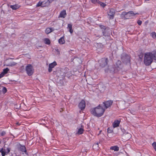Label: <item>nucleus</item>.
Listing matches in <instances>:
<instances>
[{"label": "nucleus", "mask_w": 156, "mask_h": 156, "mask_svg": "<svg viewBox=\"0 0 156 156\" xmlns=\"http://www.w3.org/2000/svg\"><path fill=\"white\" fill-rule=\"evenodd\" d=\"M90 111V113L94 116L100 117L103 115L105 111V109L103 108L100 105H99L96 107L91 108Z\"/></svg>", "instance_id": "obj_1"}, {"label": "nucleus", "mask_w": 156, "mask_h": 156, "mask_svg": "<svg viewBox=\"0 0 156 156\" xmlns=\"http://www.w3.org/2000/svg\"><path fill=\"white\" fill-rule=\"evenodd\" d=\"M152 52H148L144 54V63L146 66L150 65L153 61Z\"/></svg>", "instance_id": "obj_2"}, {"label": "nucleus", "mask_w": 156, "mask_h": 156, "mask_svg": "<svg viewBox=\"0 0 156 156\" xmlns=\"http://www.w3.org/2000/svg\"><path fill=\"white\" fill-rule=\"evenodd\" d=\"M138 13H134L133 11H129L128 12H123L121 14L122 18L128 19L133 18L136 15H139Z\"/></svg>", "instance_id": "obj_3"}, {"label": "nucleus", "mask_w": 156, "mask_h": 156, "mask_svg": "<svg viewBox=\"0 0 156 156\" xmlns=\"http://www.w3.org/2000/svg\"><path fill=\"white\" fill-rule=\"evenodd\" d=\"M130 56L126 54L123 53L121 55V59L122 62L126 64H130Z\"/></svg>", "instance_id": "obj_4"}, {"label": "nucleus", "mask_w": 156, "mask_h": 156, "mask_svg": "<svg viewBox=\"0 0 156 156\" xmlns=\"http://www.w3.org/2000/svg\"><path fill=\"white\" fill-rule=\"evenodd\" d=\"M27 74L28 76H32L34 73V69L33 66L30 64H28L25 68Z\"/></svg>", "instance_id": "obj_5"}, {"label": "nucleus", "mask_w": 156, "mask_h": 156, "mask_svg": "<svg viewBox=\"0 0 156 156\" xmlns=\"http://www.w3.org/2000/svg\"><path fill=\"white\" fill-rule=\"evenodd\" d=\"M108 62V59L107 58H101L100 62V66L102 67H104L106 66Z\"/></svg>", "instance_id": "obj_6"}, {"label": "nucleus", "mask_w": 156, "mask_h": 156, "mask_svg": "<svg viewBox=\"0 0 156 156\" xmlns=\"http://www.w3.org/2000/svg\"><path fill=\"white\" fill-rule=\"evenodd\" d=\"M115 14V10L114 9H111L109 10V12L108 13V18L110 19H112L114 17Z\"/></svg>", "instance_id": "obj_7"}, {"label": "nucleus", "mask_w": 156, "mask_h": 156, "mask_svg": "<svg viewBox=\"0 0 156 156\" xmlns=\"http://www.w3.org/2000/svg\"><path fill=\"white\" fill-rule=\"evenodd\" d=\"M113 101L111 100L105 101L103 102L105 109L109 108L112 105Z\"/></svg>", "instance_id": "obj_8"}, {"label": "nucleus", "mask_w": 156, "mask_h": 156, "mask_svg": "<svg viewBox=\"0 0 156 156\" xmlns=\"http://www.w3.org/2000/svg\"><path fill=\"white\" fill-rule=\"evenodd\" d=\"M17 148L18 150L22 152H24L25 154H27V151L26 148L24 146L20 144L18 145Z\"/></svg>", "instance_id": "obj_9"}, {"label": "nucleus", "mask_w": 156, "mask_h": 156, "mask_svg": "<svg viewBox=\"0 0 156 156\" xmlns=\"http://www.w3.org/2000/svg\"><path fill=\"white\" fill-rule=\"evenodd\" d=\"M7 151L6 152L5 150L2 148L0 149V152L1 153L2 156H5V155L8 154L10 152V148H7Z\"/></svg>", "instance_id": "obj_10"}, {"label": "nucleus", "mask_w": 156, "mask_h": 156, "mask_svg": "<svg viewBox=\"0 0 156 156\" xmlns=\"http://www.w3.org/2000/svg\"><path fill=\"white\" fill-rule=\"evenodd\" d=\"M116 64L115 68L118 71L121 70L123 67V66L121 63V62L120 60H118L116 62Z\"/></svg>", "instance_id": "obj_11"}, {"label": "nucleus", "mask_w": 156, "mask_h": 156, "mask_svg": "<svg viewBox=\"0 0 156 156\" xmlns=\"http://www.w3.org/2000/svg\"><path fill=\"white\" fill-rule=\"evenodd\" d=\"M85 101L83 100L81 101L78 105L79 108L81 110L84 109L85 108Z\"/></svg>", "instance_id": "obj_12"}, {"label": "nucleus", "mask_w": 156, "mask_h": 156, "mask_svg": "<svg viewBox=\"0 0 156 156\" xmlns=\"http://www.w3.org/2000/svg\"><path fill=\"white\" fill-rule=\"evenodd\" d=\"M57 65V64L55 61H54L53 62L49 64L48 69V72L49 73H51L52 71V69L54 68L55 66Z\"/></svg>", "instance_id": "obj_13"}, {"label": "nucleus", "mask_w": 156, "mask_h": 156, "mask_svg": "<svg viewBox=\"0 0 156 156\" xmlns=\"http://www.w3.org/2000/svg\"><path fill=\"white\" fill-rule=\"evenodd\" d=\"M9 71V69L8 68H7L3 70V71L0 74V78L3 77L5 74H6L8 73V71Z\"/></svg>", "instance_id": "obj_14"}, {"label": "nucleus", "mask_w": 156, "mask_h": 156, "mask_svg": "<svg viewBox=\"0 0 156 156\" xmlns=\"http://www.w3.org/2000/svg\"><path fill=\"white\" fill-rule=\"evenodd\" d=\"M120 121V120H115L112 124L113 127L115 128L119 126Z\"/></svg>", "instance_id": "obj_15"}, {"label": "nucleus", "mask_w": 156, "mask_h": 156, "mask_svg": "<svg viewBox=\"0 0 156 156\" xmlns=\"http://www.w3.org/2000/svg\"><path fill=\"white\" fill-rule=\"evenodd\" d=\"M66 15V11L65 10H63L60 13L59 16L61 17L65 18Z\"/></svg>", "instance_id": "obj_16"}, {"label": "nucleus", "mask_w": 156, "mask_h": 156, "mask_svg": "<svg viewBox=\"0 0 156 156\" xmlns=\"http://www.w3.org/2000/svg\"><path fill=\"white\" fill-rule=\"evenodd\" d=\"M58 42L59 43L61 44H63L65 43V41L64 40V37L63 36L61 37L58 40Z\"/></svg>", "instance_id": "obj_17"}, {"label": "nucleus", "mask_w": 156, "mask_h": 156, "mask_svg": "<svg viewBox=\"0 0 156 156\" xmlns=\"http://www.w3.org/2000/svg\"><path fill=\"white\" fill-rule=\"evenodd\" d=\"M81 127H83V126H81ZM84 130L83 129V128H80L78 129V131L77 132V134L79 135H80L83 133Z\"/></svg>", "instance_id": "obj_18"}, {"label": "nucleus", "mask_w": 156, "mask_h": 156, "mask_svg": "<svg viewBox=\"0 0 156 156\" xmlns=\"http://www.w3.org/2000/svg\"><path fill=\"white\" fill-rule=\"evenodd\" d=\"M110 149L114 150V151H119V147L117 146H114L111 147Z\"/></svg>", "instance_id": "obj_19"}, {"label": "nucleus", "mask_w": 156, "mask_h": 156, "mask_svg": "<svg viewBox=\"0 0 156 156\" xmlns=\"http://www.w3.org/2000/svg\"><path fill=\"white\" fill-rule=\"evenodd\" d=\"M10 7L12 9L16 10L18 9L20 7V6L16 4L14 5H11Z\"/></svg>", "instance_id": "obj_20"}, {"label": "nucleus", "mask_w": 156, "mask_h": 156, "mask_svg": "<svg viewBox=\"0 0 156 156\" xmlns=\"http://www.w3.org/2000/svg\"><path fill=\"white\" fill-rule=\"evenodd\" d=\"M52 28H47L45 30V32L47 34H48L51 32L53 31L54 30H51Z\"/></svg>", "instance_id": "obj_21"}, {"label": "nucleus", "mask_w": 156, "mask_h": 156, "mask_svg": "<svg viewBox=\"0 0 156 156\" xmlns=\"http://www.w3.org/2000/svg\"><path fill=\"white\" fill-rule=\"evenodd\" d=\"M72 25L70 24H68V29H69V31L70 33L72 34L73 32V30L72 27Z\"/></svg>", "instance_id": "obj_22"}, {"label": "nucleus", "mask_w": 156, "mask_h": 156, "mask_svg": "<svg viewBox=\"0 0 156 156\" xmlns=\"http://www.w3.org/2000/svg\"><path fill=\"white\" fill-rule=\"evenodd\" d=\"M151 52H152V55L153 59L154 60H156V50H155Z\"/></svg>", "instance_id": "obj_23"}, {"label": "nucleus", "mask_w": 156, "mask_h": 156, "mask_svg": "<svg viewBox=\"0 0 156 156\" xmlns=\"http://www.w3.org/2000/svg\"><path fill=\"white\" fill-rule=\"evenodd\" d=\"M97 34H94V36L98 38H100L101 36V31H98Z\"/></svg>", "instance_id": "obj_24"}, {"label": "nucleus", "mask_w": 156, "mask_h": 156, "mask_svg": "<svg viewBox=\"0 0 156 156\" xmlns=\"http://www.w3.org/2000/svg\"><path fill=\"white\" fill-rule=\"evenodd\" d=\"M44 43L47 44H50L51 41L48 38H45L44 40Z\"/></svg>", "instance_id": "obj_25"}, {"label": "nucleus", "mask_w": 156, "mask_h": 156, "mask_svg": "<svg viewBox=\"0 0 156 156\" xmlns=\"http://www.w3.org/2000/svg\"><path fill=\"white\" fill-rule=\"evenodd\" d=\"M16 63L14 62H12L10 63H8V64L6 65V66H12L16 65Z\"/></svg>", "instance_id": "obj_26"}, {"label": "nucleus", "mask_w": 156, "mask_h": 156, "mask_svg": "<svg viewBox=\"0 0 156 156\" xmlns=\"http://www.w3.org/2000/svg\"><path fill=\"white\" fill-rule=\"evenodd\" d=\"M151 36L154 39H156V33L155 32H153L151 34Z\"/></svg>", "instance_id": "obj_27"}, {"label": "nucleus", "mask_w": 156, "mask_h": 156, "mask_svg": "<svg viewBox=\"0 0 156 156\" xmlns=\"http://www.w3.org/2000/svg\"><path fill=\"white\" fill-rule=\"evenodd\" d=\"M102 33H103V35L105 36H108L109 35V34L106 31V30H102Z\"/></svg>", "instance_id": "obj_28"}, {"label": "nucleus", "mask_w": 156, "mask_h": 156, "mask_svg": "<svg viewBox=\"0 0 156 156\" xmlns=\"http://www.w3.org/2000/svg\"><path fill=\"white\" fill-rule=\"evenodd\" d=\"M107 132L108 133H112L113 132V130L112 128H108L107 129Z\"/></svg>", "instance_id": "obj_29"}, {"label": "nucleus", "mask_w": 156, "mask_h": 156, "mask_svg": "<svg viewBox=\"0 0 156 156\" xmlns=\"http://www.w3.org/2000/svg\"><path fill=\"white\" fill-rule=\"evenodd\" d=\"M3 93L4 94L6 93L7 91L6 88L5 87H3L2 89V90Z\"/></svg>", "instance_id": "obj_30"}, {"label": "nucleus", "mask_w": 156, "mask_h": 156, "mask_svg": "<svg viewBox=\"0 0 156 156\" xmlns=\"http://www.w3.org/2000/svg\"><path fill=\"white\" fill-rule=\"evenodd\" d=\"M43 3V2H38V3L36 5L37 7H39V6H41V7H43V6H42V4Z\"/></svg>", "instance_id": "obj_31"}, {"label": "nucleus", "mask_w": 156, "mask_h": 156, "mask_svg": "<svg viewBox=\"0 0 156 156\" xmlns=\"http://www.w3.org/2000/svg\"><path fill=\"white\" fill-rule=\"evenodd\" d=\"M99 0H91V2L94 4H96L97 3H99Z\"/></svg>", "instance_id": "obj_32"}, {"label": "nucleus", "mask_w": 156, "mask_h": 156, "mask_svg": "<svg viewBox=\"0 0 156 156\" xmlns=\"http://www.w3.org/2000/svg\"><path fill=\"white\" fill-rule=\"evenodd\" d=\"M98 4H100L101 6L103 7H105L106 5L104 3L100 1L99 2Z\"/></svg>", "instance_id": "obj_33"}, {"label": "nucleus", "mask_w": 156, "mask_h": 156, "mask_svg": "<svg viewBox=\"0 0 156 156\" xmlns=\"http://www.w3.org/2000/svg\"><path fill=\"white\" fill-rule=\"evenodd\" d=\"M152 145L154 149L156 150V142H154L153 143Z\"/></svg>", "instance_id": "obj_34"}, {"label": "nucleus", "mask_w": 156, "mask_h": 156, "mask_svg": "<svg viewBox=\"0 0 156 156\" xmlns=\"http://www.w3.org/2000/svg\"><path fill=\"white\" fill-rule=\"evenodd\" d=\"M100 28L101 29H103L104 30H106V27L103 25H101L100 26Z\"/></svg>", "instance_id": "obj_35"}, {"label": "nucleus", "mask_w": 156, "mask_h": 156, "mask_svg": "<svg viewBox=\"0 0 156 156\" xmlns=\"http://www.w3.org/2000/svg\"><path fill=\"white\" fill-rule=\"evenodd\" d=\"M137 23L139 25H141L142 23V22L140 20H138L137 21Z\"/></svg>", "instance_id": "obj_36"}, {"label": "nucleus", "mask_w": 156, "mask_h": 156, "mask_svg": "<svg viewBox=\"0 0 156 156\" xmlns=\"http://www.w3.org/2000/svg\"><path fill=\"white\" fill-rule=\"evenodd\" d=\"M6 134L5 132L4 131H3L1 133V136H3L4 135H5Z\"/></svg>", "instance_id": "obj_37"}, {"label": "nucleus", "mask_w": 156, "mask_h": 156, "mask_svg": "<svg viewBox=\"0 0 156 156\" xmlns=\"http://www.w3.org/2000/svg\"><path fill=\"white\" fill-rule=\"evenodd\" d=\"M121 130L122 132L123 133V134H125L126 133V130L124 129H122V128H121Z\"/></svg>", "instance_id": "obj_38"}, {"label": "nucleus", "mask_w": 156, "mask_h": 156, "mask_svg": "<svg viewBox=\"0 0 156 156\" xmlns=\"http://www.w3.org/2000/svg\"><path fill=\"white\" fill-rule=\"evenodd\" d=\"M76 58V57H75H75H74V58H72L71 59V62H73V60H74V58Z\"/></svg>", "instance_id": "obj_39"}, {"label": "nucleus", "mask_w": 156, "mask_h": 156, "mask_svg": "<svg viewBox=\"0 0 156 156\" xmlns=\"http://www.w3.org/2000/svg\"><path fill=\"white\" fill-rule=\"evenodd\" d=\"M111 68H112L113 69H114L113 68L111 67ZM110 68H109L108 70L109 71H110V72H111V71H112V70H110Z\"/></svg>", "instance_id": "obj_40"}, {"label": "nucleus", "mask_w": 156, "mask_h": 156, "mask_svg": "<svg viewBox=\"0 0 156 156\" xmlns=\"http://www.w3.org/2000/svg\"><path fill=\"white\" fill-rule=\"evenodd\" d=\"M16 124H17V125H20V123H19V122H17Z\"/></svg>", "instance_id": "obj_41"}, {"label": "nucleus", "mask_w": 156, "mask_h": 156, "mask_svg": "<svg viewBox=\"0 0 156 156\" xmlns=\"http://www.w3.org/2000/svg\"><path fill=\"white\" fill-rule=\"evenodd\" d=\"M49 2H52V1H52V0H49Z\"/></svg>", "instance_id": "obj_42"}, {"label": "nucleus", "mask_w": 156, "mask_h": 156, "mask_svg": "<svg viewBox=\"0 0 156 156\" xmlns=\"http://www.w3.org/2000/svg\"><path fill=\"white\" fill-rule=\"evenodd\" d=\"M101 131H100L99 134H100V133H101Z\"/></svg>", "instance_id": "obj_43"}, {"label": "nucleus", "mask_w": 156, "mask_h": 156, "mask_svg": "<svg viewBox=\"0 0 156 156\" xmlns=\"http://www.w3.org/2000/svg\"><path fill=\"white\" fill-rule=\"evenodd\" d=\"M54 30V29H53V28H52V29H51V30Z\"/></svg>", "instance_id": "obj_44"}, {"label": "nucleus", "mask_w": 156, "mask_h": 156, "mask_svg": "<svg viewBox=\"0 0 156 156\" xmlns=\"http://www.w3.org/2000/svg\"><path fill=\"white\" fill-rule=\"evenodd\" d=\"M1 143V141H0V144Z\"/></svg>", "instance_id": "obj_45"}, {"label": "nucleus", "mask_w": 156, "mask_h": 156, "mask_svg": "<svg viewBox=\"0 0 156 156\" xmlns=\"http://www.w3.org/2000/svg\"><path fill=\"white\" fill-rule=\"evenodd\" d=\"M97 144L98 145V143H97L96 144Z\"/></svg>", "instance_id": "obj_46"}]
</instances>
